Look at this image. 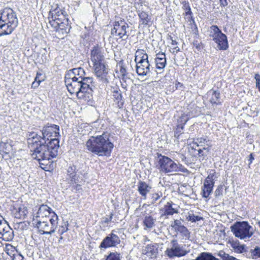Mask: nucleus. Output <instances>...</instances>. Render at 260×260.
I'll return each mask as SVG.
<instances>
[{
	"label": "nucleus",
	"instance_id": "obj_1",
	"mask_svg": "<svg viewBox=\"0 0 260 260\" xmlns=\"http://www.w3.org/2000/svg\"><path fill=\"white\" fill-rule=\"evenodd\" d=\"M59 127L55 124H48L38 132L29 133L27 143L32 157L37 160L40 165H47L46 162L56 157L59 148V140L56 137L59 134Z\"/></svg>",
	"mask_w": 260,
	"mask_h": 260
},
{
	"label": "nucleus",
	"instance_id": "obj_2",
	"mask_svg": "<svg viewBox=\"0 0 260 260\" xmlns=\"http://www.w3.org/2000/svg\"><path fill=\"white\" fill-rule=\"evenodd\" d=\"M85 73L82 68L70 70L66 75L64 82L69 92L76 93L78 99L88 98L92 96L93 85L91 77H85Z\"/></svg>",
	"mask_w": 260,
	"mask_h": 260
},
{
	"label": "nucleus",
	"instance_id": "obj_3",
	"mask_svg": "<svg viewBox=\"0 0 260 260\" xmlns=\"http://www.w3.org/2000/svg\"><path fill=\"white\" fill-rule=\"evenodd\" d=\"M67 16L68 14L64 9L58 7L50 11L47 26L52 28V31H56L59 37H62L70 32L71 27L69 25Z\"/></svg>",
	"mask_w": 260,
	"mask_h": 260
},
{
	"label": "nucleus",
	"instance_id": "obj_4",
	"mask_svg": "<svg viewBox=\"0 0 260 260\" xmlns=\"http://www.w3.org/2000/svg\"><path fill=\"white\" fill-rule=\"evenodd\" d=\"M104 58L102 48L98 46H94L90 52V60L94 72L100 81L107 84L109 82L107 78L108 69L106 67Z\"/></svg>",
	"mask_w": 260,
	"mask_h": 260
},
{
	"label": "nucleus",
	"instance_id": "obj_5",
	"mask_svg": "<svg viewBox=\"0 0 260 260\" xmlns=\"http://www.w3.org/2000/svg\"><path fill=\"white\" fill-rule=\"evenodd\" d=\"M87 149L99 156L109 155L114 145L106 134L91 137L86 142Z\"/></svg>",
	"mask_w": 260,
	"mask_h": 260
},
{
	"label": "nucleus",
	"instance_id": "obj_6",
	"mask_svg": "<svg viewBox=\"0 0 260 260\" xmlns=\"http://www.w3.org/2000/svg\"><path fill=\"white\" fill-rule=\"evenodd\" d=\"M18 25L16 13L12 9L5 8L0 13V37L12 34Z\"/></svg>",
	"mask_w": 260,
	"mask_h": 260
},
{
	"label": "nucleus",
	"instance_id": "obj_7",
	"mask_svg": "<svg viewBox=\"0 0 260 260\" xmlns=\"http://www.w3.org/2000/svg\"><path fill=\"white\" fill-rule=\"evenodd\" d=\"M48 220L43 219H37L36 227L39 230V233L42 235H51L55 231L58 223V216L54 212Z\"/></svg>",
	"mask_w": 260,
	"mask_h": 260
},
{
	"label": "nucleus",
	"instance_id": "obj_8",
	"mask_svg": "<svg viewBox=\"0 0 260 260\" xmlns=\"http://www.w3.org/2000/svg\"><path fill=\"white\" fill-rule=\"evenodd\" d=\"M231 229L235 237L240 239L249 238L253 234L252 226L247 221L236 222Z\"/></svg>",
	"mask_w": 260,
	"mask_h": 260
},
{
	"label": "nucleus",
	"instance_id": "obj_9",
	"mask_svg": "<svg viewBox=\"0 0 260 260\" xmlns=\"http://www.w3.org/2000/svg\"><path fill=\"white\" fill-rule=\"evenodd\" d=\"M189 251L185 249V246L180 245L177 239L170 241V246L165 251V254L170 258L180 257L186 255Z\"/></svg>",
	"mask_w": 260,
	"mask_h": 260
},
{
	"label": "nucleus",
	"instance_id": "obj_10",
	"mask_svg": "<svg viewBox=\"0 0 260 260\" xmlns=\"http://www.w3.org/2000/svg\"><path fill=\"white\" fill-rule=\"evenodd\" d=\"M210 37L217 44L220 50H226L228 48L227 37L216 25L210 27Z\"/></svg>",
	"mask_w": 260,
	"mask_h": 260
},
{
	"label": "nucleus",
	"instance_id": "obj_11",
	"mask_svg": "<svg viewBox=\"0 0 260 260\" xmlns=\"http://www.w3.org/2000/svg\"><path fill=\"white\" fill-rule=\"evenodd\" d=\"M158 158L160 171L165 173H174L179 171V165L177 164L169 157L159 154L158 155Z\"/></svg>",
	"mask_w": 260,
	"mask_h": 260
},
{
	"label": "nucleus",
	"instance_id": "obj_12",
	"mask_svg": "<svg viewBox=\"0 0 260 260\" xmlns=\"http://www.w3.org/2000/svg\"><path fill=\"white\" fill-rule=\"evenodd\" d=\"M128 27V25L124 19L120 18L119 20L114 22L113 28L111 30V35L113 37H117V39H121L122 40H126L129 36L126 31Z\"/></svg>",
	"mask_w": 260,
	"mask_h": 260
},
{
	"label": "nucleus",
	"instance_id": "obj_13",
	"mask_svg": "<svg viewBox=\"0 0 260 260\" xmlns=\"http://www.w3.org/2000/svg\"><path fill=\"white\" fill-rule=\"evenodd\" d=\"M215 177L213 174H210L205 180L202 189V195L203 198H207L212 192L215 183Z\"/></svg>",
	"mask_w": 260,
	"mask_h": 260
},
{
	"label": "nucleus",
	"instance_id": "obj_14",
	"mask_svg": "<svg viewBox=\"0 0 260 260\" xmlns=\"http://www.w3.org/2000/svg\"><path fill=\"white\" fill-rule=\"evenodd\" d=\"M120 240L119 237L114 234L113 231L108 236L106 237L101 243L100 247L101 248H107L111 247H115L119 244Z\"/></svg>",
	"mask_w": 260,
	"mask_h": 260
},
{
	"label": "nucleus",
	"instance_id": "obj_15",
	"mask_svg": "<svg viewBox=\"0 0 260 260\" xmlns=\"http://www.w3.org/2000/svg\"><path fill=\"white\" fill-rule=\"evenodd\" d=\"M79 174L78 170L75 165L70 166L67 169L66 179L71 184L78 183Z\"/></svg>",
	"mask_w": 260,
	"mask_h": 260
},
{
	"label": "nucleus",
	"instance_id": "obj_16",
	"mask_svg": "<svg viewBox=\"0 0 260 260\" xmlns=\"http://www.w3.org/2000/svg\"><path fill=\"white\" fill-rule=\"evenodd\" d=\"M136 72L139 76H145L150 72V65L149 61H137Z\"/></svg>",
	"mask_w": 260,
	"mask_h": 260
},
{
	"label": "nucleus",
	"instance_id": "obj_17",
	"mask_svg": "<svg viewBox=\"0 0 260 260\" xmlns=\"http://www.w3.org/2000/svg\"><path fill=\"white\" fill-rule=\"evenodd\" d=\"M137 14L139 18V25H149L152 23V17L148 12L142 10H137Z\"/></svg>",
	"mask_w": 260,
	"mask_h": 260
},
{
	"label": "nucleus",
	"instance_id": "obj_18",
	"mask_svg": "<svg viewBox=\"0 0 260 260\" xmlns=\"http://www.w3.org/2000/svg\"><path fill=\"white\" fill-rule=\"evenodd\" d=\"M179 209L178 207L172 202H167L164 206L162 215L168 216L173 215L175 213H178Z\"/></svg>",
	"mask_w": 260,
	"mask_h": 260
},
{
	"label": "nucleus",
	"instance_id": "obj_19",
	"mask_svg": "<svg viewBox=\"0 0 260 260\" xmlns=\"http://www.w3.org/2000/svg\"><path fill=\"white\" fill-rule=\"evenodd\" d=\"M156 67L158 70H163L167 63L166 55L164 53H158L156 55L155 59Z\"/></svg>",
	"mask_w": 260,
	"mask_h": 260
},
{
	"label": "nucleus",
	"instance_id": "obj_20",
	"mask_svg": "<svg viewBox=\"0 0 260 260\" xmlns=\"http://www.w3.org/2000/svg\"><path fill=\"white\" fill-rule=\"evenodd\" d=\"M151 189V186L145 182L140 181L138 182V191L144 199L146 198L147 194L150 192Z\"/></svg>",
	"mask_w": 260,
	"mask_h": 260
},
{
	"label": "nucleus",
	"instance_id": "obj_21",
	"mask_svg": "<svg viewBox=\"0 0 260 260\" xmlns=\"http://www.w3.org/2000/svg\"><path fill=\"white\" fill-rule=\"evenodd\" d=\"M53 211L51 208L46 205L42 204L39 207L37 212V217L39 219H43L44 217L49 216L50 213H52Z\"/></svg>",
	"mask_w": 260,
	"mask_h": 260
},
{
	"label": "nucleus",
	"instance_id": "obj_22",
	"mask_svg": "<svg viewBox=\"0 0 260 260\" xmlns=\"http://www.w3.org/2000/svg\"><path fill=\"white\" fill-rule=\"evenodd\" d=\"M210 140L203 137L198 138L196 139V141L193 142V145H196L197 146H204L205 144L208 146L207 147H203L204 150H206L207 152H209L211 147V145L209 143Z\"/></svg>",
	"mask_w": 260,
	"mask_h": 260
},
{
	"label": "nucleus",
	"instance_id": "obj_23",
	"mask_svg": "<svg viewBox=\"0 0 260 260\" xmlns=\"http://www.w3.org/2000/svg\"><path fill=\"white\" fill-rule=\"evenodd\" d=\"M5 229L0 234V238H3V239L6 241H9L12 239L13 231L12 229L10 228L8 223L4 225Z\"/></svg>",
	"mask_w": 260,
	"mask_h": 260
},
{
	"label": "nucleus",
	"instance_id": "obj_24",
	"mask_svg": "<svg viewBox=\"0 0 260 260\" xmlns=\"http://www.w3.org/2000/svg\"><path fill=\"white\" fill-rule=\"evenodd\" d=\"M158 252L156 246L154 245H147L143 250V253L150 256H155Z\"/></svg>",
	"mask_w": 260,
	"mask_h": 260
},
{
	"label": "nucleus",
	"instance_id": "obj_25",
	"mask_svg": "<svg viewBox=\"0 0 260 260\" xmlns=\"http://www.w3.org/2000/svg\"><path fill=\"white\" fill-rule=\"evenodd\" d=\"M155 219L151 216H146L143 221L144 230L152 229L155 225Z\"/></svg>",
	"mask_w": 260,
	"mask_h": 260
},
{
	"label": "nucleus",
	"instance_id": "obj_26",
	"mask_svg": "<svg viewBox=\"0 0 260 260\" xmlns=\"http://www.w3.org/2000/svg\"><path fill=\"white\" fill-rule=\"evenodd\" d=\"M209 94L211 95L210 102L212 104H220L221 102L220 101V92L219 91L211 90L209 91Z\"/></svg>",
	"mask_w": 260,
	"mask_h": 260
},
{
	"label": "nucleus",
	"instance_id": "obj_27",
	"mask_svg": "<svg viewBox=\"0 0 260 260\" xmlns=\"http://www.w3.org/2000/svg\"><path fill=\"white\" fill-rule=\"evenodd\" d=\"M145 61H148L147 54L143 50H138L135 53V62H137V61L144 62Z\"/></svg>",
	"mask_w": 260,
	"mask_h": 260
},
{
	"label": "nucleus",
	"instance_id": "obj_28",
	"mask_svg": "<svg viewBox=\"0 0 260 260\" xmlns=\"http://www.w3.org/2000/svg\"><path fill=\"white\" fill-rule=\"evenodd\" d=\"M194 260H219V259L215 257L211 253L203 252L199 254Z\"/></svg>",
	"mask_w": 260,
	"mask_h": 260
},
{
	"label": "nucleus",
	"instance_id": "obj_29",
	"mask_svg": "<svg viewBox=\"0 0 260 260\" xmlns=\"http://www.w3.org/2000/svg\"><path fill=\"white\" fill-rule=\"evenodd\" d=\"M12 151V146L11 144L5 142L0 143V152L8 154Z\"/></svg>",
	"mask_w": 260,
	"mask_h": 260
},
{
	"label": "nucleus",
	"instance_id": "obj_30",
	"mask_svg": "<svg viewBox=\"0 0 260 260\" xmlns=\"http://www.w3.org/2000/svg\"><path fill=\"white\" fill-rule=\"evenodd\" d=\"M114 100L119 104L122 101V95L120 90L118 88H113L112 91Z\"/></svg>",
	"mask_w": 260,
	"mask_h": 260
},
{
	"label": "nucleus",
	"instance_id": "obj_31",
	"mask_svg": "<svg viewBox=\"0 0 260 260\" xmlns=\"http://www.w3.org/2000/svg\"><path fill=\"white\" fill-rule=\"evenodd\" d=\"M181 122H183V123L180 125H178L177 126V128L176 129V132H175V137H178L180 134H181L182 132V131L183 130L184 128V125L186 124L187 121H188V119L185 116H182L181 117Z\"/></svg>",
	"mask_w": 260,
	"mask_h": 260
},
{
	"label": "nucleus",
	"instance_id": "obj_32",
	"mask_svg": "<svg viewBox=\"0 0 260 260\" xmlns=\"http://www.w3.org/2000/svg\"><path fill=\"white\" fill-rule=\"evenodd\" d=\"M176 232H179L181 234L183 238L188 239L190 236V232L186 227L183 225L182 227H179V229Z\"/></svg>",
	"mask_w": 260,
	"mask_h": 260
},
{
	"label": "nucleus",
	"instance_id": "obj_33",
	"mask_svg": "<svg viewBox=\"0 0 260 260\" xmlns=\"http://www.w3.org/2000/svg\"><path fill=\"white\" fill-rule=\"evenodd\" d=\"M121 255L117 252H110L105 260H121Z\"/></svg>",
	"mask_w": 260,
	"mask_h": 260
},
{
	"label": "nucleus",
	"instance_id": "obj_34",
	"mask_svg": "<svg viewBox=\"0 0 260 260\" xmlns=\"http://www.w3.org/2000/svg\"><path fill=\"white\" fill-rule=\"evenodd\" d=\"M162 196V193L161 191L154 192L151 194V203L154 204Z\"/></svg>",
	"mask_w": 260,
	"mask_h": 260
},
{
	"label": "nucleus",
	"instance_id": "obj_35",
	"mask_svg": "<svg viewBox=\"0 0 260 260\" xmlns=\"http://www.w3.org/2000/svg\"><path fill=\"white\" fill-rule=\"evenodd\" d=\"M218 255L222 258V260H235L236 258L233 256L230 255L229 254L226 253L223 251H220L218 253Z\"/></svg>",
	"mask_w": 260,
	"mask_h": 260
},
{
	"label": "nucleus",
	"instance_id": "obj_36",
	"mask_svg": "<svg viewBox=\"0 0 260 260\" xmlns=\"http://www.w3.org/2000/svg\"><path fill=\"white\" fill-rule=\"evenodd\" d=\"M183 9L185 11V15L189 16L191 18L192 17V12L191 11V8L190 7L189 4L188 2H184L183 3Z\"/></svg>",
	"mask_w": 260,
	"mask_h": 260
},
{
	"label": "nucleus",
	"instance_id": "obj_37",
	"mask_svg": "<svg viewBox=\"0 0 260 260\" xmlns=\"http://www.w3.org/2000/svg\"><path fill=\"white\" fill-rule=\"evenodd\" d=\"M119 78L121 79L122 86L123 88H126L127 84V82H129L131 81L130 78L128 76V73L120 77L119 76Z\"/></svg>",
	"mask_w": 260,
	"mask_h": 260
},
{
	"label": "nucleus",
	"instance_id": "obj_38",
	"mask_svg": "<svg viewBox=\"0 0 260 260\" xmlns=\"http://www.w3.org/2000/svg\"><path fill=\"white\" fill-rule=\"evenodd\" d=\"M186 219L188 221H190L191 222H196L197 221H200V220L203 219V217L195 215L192 213H188V215L186 217Z\"/></svg>",
	"mask_w": 260,
	"mask_h": 260
},
{
	"label": "nucleus",
	"instance_id": "obj_39",
	"mask_svg": "<svg viewBox=\"0 0 260 260\" xmlns=\"http://www.w3.org/2000/svg\"><path fill=\"white\" fill-rule=\"evenodd\" d=\"M251 253L253 258H260V247L256 246L253 249H251Z\"/></svg>",
	"mask_w": 260,
	"mask_h": 260
},
{
	"label": "nucleus",
	"instance_id": "obj_40",
	"mask_svg": "<svg viewBox=\"0 0 260 260\" xmlns=\"http://www.w3.org/2000/svg\"><path fill=\"white\" fill-rule=\"evenodd\" d=\"M183 225L181 224V222L178 219H176L171 224V227H172L175 231H177L179 227H182Z\"/></svg>",
	"mask_w": 260,
	"mask_h": 260
},
{
	"label": "nucleus",
	"instance_id": "obj_41",
	"mask_svg": "<svg viewBox=\"0 0 260 260\" xmlns=\"http://www.w3.org/2000/svg\"><path fill=\"white\" fill-rule=\"evenodd\" d=\"M119 70L118 72V73L119 74V76H121L122 75H124L125 74H127L128 73L126 71V68L124 67V66L123 64V63H120L119 65Z\"/></svg>",
	"mask_w": 260,
	"mask_h": 260
},
{
	"label": "nucleus",
	"instance_id": "obj_42",
	"mask_svg": "<svg viewBox=\"0 0 260 260\" xmlns=\"http://www.w3.org/2000/svg\"><path fill=\"white\" fill-rule=\"evenodd\" d=\"M48 60L47 54L44 52L41 54V58L38 56V62L41 64L45 63Z\"/></svg>",
	"mask_w": 260,
	"mask_h": 260
},
{
	"label": "nucleus",
	"instance_id": "obj_43",
	"mask_svg": "<svg viewBox=\"0 0 260 260\" xmlns=\"http://www.w3.org/2000/svg\"><path fill=\"white\" fill-rule=\"evenodd\" d=\"M254 79L255 80L256 87L260 92V75L258 73L255 74L254 75Z\"/></svg>",
	"mask_w": 260,
	"mask_h": 260
},
{
	"label": "nucleus",
	"instance_id": "obj_44",
	"mask_svg": "<svg viewBox=\"0 0 260 260\" xmlns=\"http://www.w3.org/2000/svg\"><path fill=\"white\" fill-rule=\"evenodd\" d=\"M223 192V186L222 185H219L218 186L217 188L215 191V196L216 198H217L219 196L222 195Z\"/></svg>",
	"mask_w": 260,
	"mask_h": 260
},
{
	"label": "nucleus",
	"instance_id": "obj_45",
	"mask_svg": "<svg viewBox=\"0 0 260 260\" xmlns=\"http://www.w3.org/2000/svg\"><path fill=\"white\" fill-rule=\"evenodd\" d=\"M68 223H65L64 226H61L59 227V229L58 230L59 234L60 235H62L63 233L66 232L68 230Z\"/></svg>",
	"mask_w": 260,
	"mask_h": 260
},
{
	"label": "nucleus",
	"instance_id": "obj_46",
	"mask_svg": "<svg viewBox=\"0 0 260 260\" xmlns=\"http://www.w3.org/2000/svg\"><path fill=\"white\" fill-rule=\"evenodd\" d=\"M177 154L178 158L181 160L182 161H184L186 163V157L185 156L184 154L181 153H178Z\"/></svg>",
	"mask_w": 260,
	"mask_h": 260
},
{
	"label": "nucleus",
	"instance_id": "obj_47",
	"mask_svg": "<svg viewBox=\"0 0 260 260\" xmlns=\"http://www.w3.org/2000/svg\"><path fill=\"white\" fill-rule=\"evenodd\" d=\"M203 149H199L198 151V155L200 157H201V156H203V158H204V156H206L207 154H204L203 153Z\"/></svg>",
	"mask_w": 260,
	"mask_h": 260
},
{
	"label": "nucleus",
	"instance_id": "obj_48",
	"mask_svg": "<svg viewBox=\"0 0 260 260\" xmlns=\"http://www.w3.org/2000/svg\"><path fill=\"white\" fill-rule=\"evenodd\" d=\"M220 5L222 6L223 7L226 6L228 5V1L227 0H219Z\"/></svg>",
	"mask_w": 260,
	"mask_h": 260
},
{
	"label": "nucleus",
	"instance_id": "obj_49",
	"mask_svg": "<svg viewBox=\"0 0 260 260\" xmlns=\"http://www.w3.org/2000/svg\"><path fill=\"white\" fill-rule=\"evenodd\" d=\"M74 189L76 190H79L81 189V185L78 184V183L74 184Z\"/></svg>",
	"mask_w": 260,
	"mask_h": 260
},
{
	"label": "nucleus",
	"instance_id": "obj_50",
	"mask_svg": "<svg viewBox=\"0 0 260 260\" xmlns=\"http://www.w3.org/2000/svg\"><path fill=\"white\" fill-rule=\"evenodd\" d=\"M254 160V157L252 155V153H251L250 155H249V165L251 164L253 160Z\"/></svg>",
	"mask_w": 260,
	"mask_h": 260
},
{
	"label": "nucleus",
	"instance_id": "obj_51",
	"mask_svg": "<svg viewBox=\"0 0 260 260\" xmlns=\"http://www.w3.org/2000/svg\"><path fill=\"white\" fill-rule=\"evenodd\" d=\"M7 222L4 220V218L0 216V225L3 224L4 223H7Z\"/></svg>",
	"mask_w": 260,
	"mask_h": 260
},
{
	"label": "nucleus",
	"instance_id": "obj_52",
	"mask_svg": "<svg viewBox=\"0 0 260 260\" xmlns=\"http://www.w3.org/2000/svg\"><path fill=\"white\" fill-rule=\"evenodd\" d=\"M35 81L38 82L37 85H39L41 82V80H39V74H37V76L35 78Z\"/></svg>",
	"mask_w": 260,
	"mask_h": 260
},
{
	"label": "nucleus",
	"instance_id": "obj_53",
	"mask_svg": "<svg viewBox=\"0 0 260 260\" xmlns=\"http://www.w3.org/2000/svg\"><path fill=\"white\" fill-rule=\"evenodd\" d=\"M35 81L38 82L37 85H39L41 82V80H39V74H37V76L35 78Z\"/></svg>",
	"mask_w": 260,
	"mask_h": 260
},
{
	"label": "nucleus",
	"instance_id": "obj_54",
	"mask_svg": "<svg viewBox=\"0 0 260 260\" xmlns=\"http://www.w3.org/2000/svg\"><path fill=\"white\" fill-rule=\"evenodd\" d=\"M171 44L172 45H176L177 44V42L173 40L172 37H171Z\"/></svg>",
	"mask_w": 260,
	"mask_h": 260
},
{
	"label": "nucleus",
	"instance_id": "obj_55",
	"mask_svg": "<svg viewBox=\"0 0 260 260\" xmlns=\"http://www.w3.org/2000/svg\"><path fill=\"white\" fill-rule=\"evenodd\" d=\"M244 249V246L241 245L239 247V250L240 252H242Z\"/></svg>",
	"mask_w": 260,
	"mask_h": 260
},
{
	"label": "nucleus",
	"instance_id": "obj_56",
	"mask_svg": "<svg viewBox=\"0 0 260 260\" xmlns=\"http://www.w3.org/2000/svg\"><path fill=\"white\" fill-rule=\"evenodd\" d=\"M62 239H63L62 237V236H61V237L59 238V240H58L59 242L61 240H62Z\"/></svg>",
	"mask_w": 260,
	"mask_h": 260
},
{
	"label": "nucleus",
	"instance_id": "obj_57",
	"mask_svg": "<svg viewBox=\"0 0 260 260\" xmlns=\"http://www.w3.org/2000/svg\"><path fill=\"white\" fill-rule=\"evenodd\" d=\"M105 222L108 223L109 222V220L107 218H106V220H105Z\"/></svg>",
	"mask_w": 260,
	"mask_h": 260
},
{
	"label": "nucleus",
	"instance_id": "obj_58",
	"mask_svg": "<svg viewBox=\"0 0 260 260\" xmlns=\"http://www.w3.org/2000/svg\"><path fill=\"white\" fill-rule=\"evenodd\" d=\"M258 224H259V226H260V221H258Z\"/></svg>",
	"mask_w": 260,
	"mask_h": 260
},
{
	"label": "nucleus",
	"instance_id": "obj_59",
	"mask_svg": "<svg viewBox=\"0 0 260 260\" xmlns=\"http://www.w3.org/2000/svg\"><path fill=\"white\" fill-rule=\"evenodd\" d=\"M161 202H162V200H161L160 201L159 203H161Z\"/></svg>",
	"mask_w": 260,
	"mask_h": 260
},
{
	"label": "nucleus",
	"instance_id": "obj_60",
	"mask_svg": "<svg viewBox=\"0 0 260 260\" xmlns=\"http://www.w3.org/2000/svg\"><path fill=\"white\" fill-rule=\"evenodd\" d=\"M179 48H178V49L177 50V51H179Z\"/></svg>",
	"mask_w": 260,
	"mask_h": 260
}]
</instances>
